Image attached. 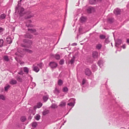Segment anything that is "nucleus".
I'll return each mask as SVG.
<instances>
[{
  "instance_id": "obj_1",
  "label": "nucleus",
  "mask_w": 129,
  "mask_h": 129,
  "mask_svg": "<svg viewBox=\"0 0 129 129\" xmlns=\"http://www.w3.org/2000/svg\"><path fill=\"white\" fill-rule=\"evenodd\" d=\"M22 0H20L19 1H18V5L15 8L16 12H18L20 16H23L24 14V9L20 6V3Z\"/></svg>"
},
{
  "instance_id": "obj_26",
  "label": "nucleus",
  "mask_w": 129,
  "mask_h": 129,
  "mask_svg": "<svg viewBox=\"0 0 129 129\" xmlns=\"http://www.w3.org/2000/svg\"><path fill=\"white\" fill-rule=\"evenodd\" d=\"M24 51L26 52L29 53H31L33 52V51L29 49H23Z\"/></svg>"
},
{
  "instance_id": "obj_4",
  "label": "nucleus",
  "mask_w": 129,
  "mask_h": 129,
  "mask_svg": "<svg viewBox=\"0 0 129 129\" xmlns=\"http://www.w3.org/2000/svg\"><path fill=\"white\" fill-rule=\"evenodd\" d=\"M49 66L52 68H56L57 66V64L55 62H50L49 64Z\"/></svg>"
},
{
  "instance_id": "obj_50",
  "label": "nucleus",
  "mask_w": 129,
  "mask_h": 129,
  "mask_svg": "<svg viewBox=\"0 0 129 129\" xmlns=\"http://www.w3.org/2000/svg\"><path fill=\"white\" fill-rule=\"evenodd\" d=\"M4 29L1 27H0V33L2 32Z\"/></svg>"
},
{
  "instance_id": "obj_24",
  "label": "nucleus",
  "mask_w": 129,
  "mask_h": 129,
  "mask_svg": "<svg viewBox=\"0 0 129 129\" xmlns=\"http://www.w3.org/2000/svg\"><path fill=\"white\" fill-rule=\"evenodd\" d=\"M75 56H73V57L72 58L71 60L70 61V62L71 63V64H72L74 63L75 61Z\"/></svg>"
},
{
  "instance_id": "obj_2",
  "label": "nucleus",
  "mask_w": 129,
  "mask_h": 129,
  "mask_svg": "<svg viewBox=\"0 0 129 129\" xmlns=\"http://www.w3.org/2000/svg\"><path fill=\"white\" fill-rule=\"evenodd\" d=\"M23 42L24 43H27L28 44H29V46H27V47L30 48L31 47L30 46L32 44V41L30 40H28L26 39H24L23 40Z\"/></svg>"
},
{
  "instance_id": "obj_17",
  "label": "nucleus",
  "mask_w": 129,
  "mask_h": 129,
  "mask_svg": "<svg viewBox=\"0 0 129 129\" xmlns=\"http://www.w3.org/2000/svg\"><path fill=\"white\" fill-rule=\"evenodd\" d=\"M53 92L56 95H58L59 93V91L56 88L54 90Z\"/></svg>"
},
{
  "instance_id": "obj_57",
  "label": "nucleus",
  "mask_w": 129,
  "mask_h": 129,
  "mask_svg": "<svg viewBox=\"0 0 129 129\" xmlns=\"http://www.w3.org/2000/svg\"><path fill=\"white\" fill-rule=\"evenodd\" d=\"M24 63V62H21L20 63V64H23Z\"/></svg>"
},
{
  "instance_id": "obj_53",
  "label": "nucleus",
  "mask_w": 129,
  "mask_h": 129,
  "mask_svg": "<svg viewBox=\"0 0 129 129\" xmlns=\"http://www.w3.org/2000/svg\"><path fill=\"white\" fill-rule=\"evenodd\" d=\"M77 43H74L73 44H72V45H73V46H74V45L76 46L77 45Z\"/></svg>"
},
{
  "instance_id": "obj_43",
  "label": "nucleus",
  "mask_w": 129,
  "mask_h": 129,
  "mask_svg": "<svg viewBox=\"0 0 129 129\" xmlns=\"http://www.w3.org/2000/svg\"><path fill=\"white\" fill-rule=\"evenodd\" d=\"M51 107L53 108H57V106L55 104H53L51 106Z\"/></svg>"
},
{
  "instance_id": "obj_23",
  "label": "nucleus",
  "mask_w": 129,
  "mask_h": 129,
  "mask_svg": "<svg viewBox=\"0 0 129 129\" xmlns=\"http://www.w3.org/2000/svg\"><path fill=\"white\" fill-rule=\"evenodd\" d=\"M6 15L5 14H2L0 16V19L2 20L5 18Z\"/></svg>"
},
{
  "instance_id": "obj_36",
  "label": "nucleus",
  "mask_w": 129,
  "mask_h": 129,
  "mask_svg": "<svg viewBox=\"0 0 129 129\" xmlns=\"http://www.w3.org/2000/svg\"><path fill=\"white\" fill-rule=\"evenodd\" d=\"M113 20L114 19L113 18H109L108 20V22L110 23H112L113 22Z\"/></svg>"
},
{
  "instance_id": "obj_21",
  "label": "nucleus",
  "mask_w": 129,
  "mask_h": 129,
  "mask_svg": "<svg viewBox=\"0 0 129 129\" xmlns=\"http://www.w3.org/2000/svg\"><path fill=\"white\" fill-rule=\"evenodd\" d=\"M28 31H29L30 32L33 33L36 32V30L35 29H32L28 28Z\"/></svg>"
},
{
  "instance_id": "obj_51",
  "label": "nucleus",
  "mask_w": 129,
  "mask_h": 129,
  "mask_svg": "<svg viewBox=\"0 0 129 129\" xmlns=\"http://www.w3.org/2000/svg\"><path fill=\"white\" fill-rule=\"evenodd\" d=\"M105 42L106 43H109V42L108 39H107L105 40Z\"/></svg>"
},
{
  "instance_id": "obj_44",
  "label": "nucleus",
  "mask_w": 129,
  "mask_h": 129,
  "mask_svg": "<svg viewBox=\"0 0 129 129\" xmlns=\"http://www.w3.org/2000/svg\"><path fill=\"white\" fill-rule=\"evenodd\" d=\"M0 99L4 100H5V98L3 95H0Z\"/></svg>"
},
{
  "instance_id": "obj_20",
  "label": "nucleus",
  "mask_w": 129,
  "mask_h": 129,
  "mask_svg": "<svg viewBox=\"0 0 129 129\" xmlns=\"http://www.w3.org/2000/svg\"><path fill=\"white\" fill-rule=\"evenodd\" d=\"M66 104V102L63 101H62L59 105V106L60 107H63L65 106Z\"/></svg>"
},
{
  "instance_id": "obj_13",
  "label": "nucleus",
  "mask_w": 129,
  "mask_h": 129,
  "mask_svg": "<svg viewBox=\"0 0 129 129\" xmlns=\"http://www.w3.org/2000/svg\"><path fill=\"white\" fill-rule=\"evenodd\" d=\"M6 41L7 43L9 44L11 43L12 42V40L9 36L7 38Z\"/></svg>"
},
{
  "instance_id": "obj_34",
  "label": "nucleus",
  "mask_w": 129,
  "mask_h": 129,
  "mask_svg": "<svg viewBox=\"0 0 129 129\" xmlns=\"http://www.w3.org/2000/svg\"><path fill=\"white\" fill-rule=\"evenodd\" d=\"M4 60L6 61H8L9 60L8 57L7 56H5L4 57Z\"/></svg>"
},
{
  "instance_id": "obj_42",
  "label": "nucleus",
  "mask_w": 129,
  "mask_h": 129,
  "mask_svg": "<svg viewBox=\"0 0 129 129\" xmlns=\"http://www.w3.org/2000/svg\"><path fill=\"white\" fill-rule=\"evenodd\" d=\"M37 65L40 68H42V67L43 66V63H41L39 64H38Z\"/></svg>"
},
{
  "instance_id": "obj_7",
  "label": "nucleus",
  "mask_w": 129,
  "mask_h": 129,
  "mask_svg": "<svg viewBox=\"0 0 129 129\" xmlns=\"http://www.w3.org/2000/svg\"><path fill=\"white\" fill-rule=\"evenodd\" d=\"M42 105V103L40 102H39L37 104V105L34 106V109L35 110L37 108H40Z\"/></svg>"
},
{
  "instance_id": "obj_41",
  "label": "nucleus",
  "mask_w": 129,
  "mask_h": 129,
  "mask_svg": "<svg viewBox=\"0 0 129 129\" xmlns=\"http://www.w3.org/2000/svg\"><path fill=\"white\" fill-rule=\"evenodd\" d=\"M100 37L101 39H104L105 38L106 36L104 35H100Z\"/></svg>"
},
{
  "instance_id": "obj_60",
  "label": "nucleus",
  "mask_w": 129,
  "mask_h": 129,
  "mask_svg": "<svg viewBox=\"0 0 129 129\" xmlns=\"http://www.w3.org/2000/svg\"><path fill=\"white\" fill-rule=\"evenodd\" d=\"M62 33V31H61V33Z\"/></svg>"
},
{
  "instance_id": "obj_32",
  "label": "nucleus",
  "mask_w": 129,
  "mask_h": 129,
  "mask_svg": "<svg viewBox=\"0 0 129 129\" xmlns=\"http://www.w3.org/2000/svg\"><path fill=\"white\" fill-rule=\"evenodd\" d=\"M102 47V45L100 44H97L96 46V48L97 49L99 50Z\"/></svg>"
},
{
  "instance_id": "obj_59",
  "label": "nucleus",
  "mask_w": 129,
  "mask_h": 129,
  "mask_svg": "<svg viewBox=\"0 0 129 129\" xmlns=\"http://www.w3.org/2000/svg\"><path fill=\"white\" fill-rule=\"evenodd\" d=\"M111 45H112V43H111Z\"/></svg>"
},
{
  "instance_id": "obj_3",
  "label": "nucleus",
  "mask_w": 129,
  "mask_h": 129,
  "mask_svg": "<svg viewBox=\"0 0 129 129\" xmlns=\"http://www.w3.org/2000/svg\"><path fill=\"white\" fill-rule=\"evenodd\" d=\"M75 99L73 98L69 100V102L73 101V103H72V102H71L69 103H68L67 105L71 106H73V107L74 105V104L75 103Z\"/></svg>"
},
{
  "instance_id": "obj_18",
  "label": "nucleus",
  "mask_w": 129,
  "mask_h": 129,
  "mask_svg": "<svg viewBox=\"0 0 129 129\" xmlns=\"http://www.w3.org/2000/svg\"><path fill=\"white\" fill-rule=\"evenodd\" d=\"M36 84L34 82L30 83V88L33 89L36 86Z\"/></svg>"
},
{
  "instance_id": "obj_6",
  "label": "nucleus",
  "mask_w": 129,
  "mask_h": 129,
  "mask_svg": "<svg viewBox=\"0 0 129 129\" xmlns=\"http://www.w3.org/2000/svg\"><path fill=\"white\" fill-rule=\"evenodd\" d=\"M31 22V21L30 20L27 21L26 23V26L27 27H33V25L30 24Z\"/></svg>"
},
{
  "instance_id": "obj_16",
  "label": "nucleus",
  "mask_w": 129,
  "mask_h": 129,
  "mask_svg": "<svg viewBox=\"0 0 129 129\" xmlns=\"http://www.w3.org/2000/svg\"><path fill=\"white\" fill-rule=\"evenodd\" d=\"M104 62L103 60H100L98 62V64L99 66L100 67H101L103 66V63Z\"/></svg>"
},
{
  "instance_id": "obj_38",
  "label": "nucleus",
  "mask_w": 129,
  "mask_h": 129,
  "mask_svg": "<svg viewBox=\"0 0 129 129\" xmlns=\"http://www.w3.org/2000/svg\"><path fill=\"white\" fill-rule=\"evenodd\" d=\"M3 39H0V47L3 46Z\"/></svg>"
},
{
  "instance_id": "obj_61",
  "label": "nucleus",
  "mask_w": 129,
  "mask_h": 129,
  "mask_svg": "<svg viewBox=\"0 0 129 129\" xmlns=\"http://www.w3.org/2000/svg\"><path fill=\"white\" fill-rule=\"evenodd\" d=\"M31 78V79H32H32H33V78Z\"/></svg>"
},
{
  "instance_id": "obj_52",
  "label": "nucleus",
  "mask_w": 129,
  "mask_h": 129,
  "mask_svg": "<svg viewBox=\"0 0 129 129\" xmlns=\"http://www.w3.org/2000/svg\"><path fill=\"white\" fill-rule=\"evenodd\" d=\"M125 47H126V46L125 45H123L122 46V48L124 49L125 48Z\"/></svg>"
},
{
  "instance_id": "obj_56",
  "label": "nucleus",
  "mask_w": 129,
  "mask_h": 129,
  "mask_svg": "<svg viewBox=\"0 0 129 129\" xmlns=\"http://www.w3.org/2000/svg\"><path fill=\"white\" fill-rule=\"evenodd\" d=\"M127 42L129 43V39H127Z\"/></svg>"
},
{
  "instance_id": "obj_37",
  "label": "nucleus",
  "mask_w": 129,
  "mask_h": 129,
  "mask_svg": "<svg viewBox=\"0 0 129 129\" xmlns=\"http://www.w3.org/2000/svg\"><path fill=\"white\" fill-rule=\"evenodd\" d=\"M55 58L57 60L59 59L60 58V56L58 54H56L55 55Z\"/></svg>"
},
{
  "instance_id": "obj_58",
  "label": "nucleus",
  "mask_w": 129,
  "mask_h": 129,
  "mask_svg": "<svg viewBox=\"0 0 129 129\" xmlns=\"http://www.w3.org/2000/svg\"><path fill=\"white\" fill-rule=\"evenodd\" d=\"M38 33H36L35 34V35H38Z\"/></svg>"
},
{
  "instance_id": "obj_9",
  "label": "nucleus",
  "mask_w": 129,
  "mask_h": 129,
  "mask_svg": "<svg viewBox=\"0 0 129 129\" xmlns=\"http://www.w3.org/2000/svg\"><path fill=\"white\" fill-rule=\"evenodd\" d=\"M16 78L18 82H21L23 81L22 78L18 75L16 77Z\"/></svg>"
},
{
  "instance_id": "obj_22",
  "label": "nucleus",
  "mask_w": 129,
  "mask_h": 129,
  "mask_svg": "<svg viewBox=\"0 0 129 129\" xmlns=\"http://www.w3.org/2000/svg\"><path fill=\"white\" fill-rule=\"evenodd\" d=\"M89 3L91 4H93L97 3V1L96 0H90Z\"/></svg>"
},
{
  "instance_id": "obj_27",
  "label": "nucleus",
  "mask_w": 129,
  "mask_h": 129,
  "mask_svg": "<svg viewBox=\"0 0 129 129\" xmlns=\"http://www.w3.org/2000/svg\"><path fill=\"white\" fill-rule=\"evenodd\" d=\"M48 98L49 96L48 95L44 96L43 97V99L44 101H46L48 99Z\"/></svg>"
},
{
  "instance_id": "obj_48",
  "label": "nucleus",
  "mask_w": 129,
  "mask_h": 129,
  "mask_svg": "<svg viewBox=\"0 0 129 129\" xmlns=\"http://www.w3.org/2000/svg\"><path fill=\"white\" fill-rule=\"evenodd\" d=\"M18 73L19 74L22 75L24 73L22 71H21L20 72H18Z\"/></svg>"
},
{
  "instance_id": "obj_8",
  "label": "nucleus",
  "mask_w": 129,
  "mask_h": 129,
  "mask_svg": "<svg viewBox=\"0 0 129 129\" xmlns=\"http://www.w3.org/2000/svg\"><path fill=\"white\" fill-rule=\"evenodd\" d=\"M85 73L86 75L89 76L91 75V72L89 69H87L85 70Z\"/></svg>"
},
{
  "instance_id": "obj_12",
  "label": "nucleus",
  "mask_w": 129,
  "mask_h": 129,
  "mask_svg": "<svg viewBox=\"0 0 129 129\" xmlns=\"http://www.w3.org/2000/svg\"><path fill=\"white\" fill-rule=\"evenodd\" d=\"M24 37L25 38L31 39L33 37V35L29 33H26L24 35Z\"/></svg>"
},
{
  "instance_id": "obj_46",
  "label": "nucleus",
  "mask_w": 129,
  "mask_h": 129,
  "mask_svg": "<svg viewBox=\"0 0 129 129\" xmlns=\"http://www.w3.org/2000/svg\"><path fill=\"white\" fill-rule=\"evenodd\" d=\"M34 15L33 14H30V15H29L26 18L28 19V18H30L32 17Z\"/></svg>"
},
{
  "instance_id": "obj_47",
  "label": "nucleus",
  "mask_w": 129,
  "mask_h": 129,
  "mask_svg": "<svg viewBox=\"0 0 129 129\" xmlns=\"http://www.w3.org/2000/svg\"><path fill=\"white\" fill-rule=\"evenodd\" d=\"M64 63V60L63 59H61L59 62V63L60 64H62Z\"/></svg>"
},
{
  "instance_id": "obj_40",
  "label": "nucleus",
  "mask_w": 129,
  "mask_h": 129,
  "mask_svg": "<svg viewBox=\"0 0 129 129\" xmlns=\"http://www.w3.org/2000/svg\"><path fill=\"white\" fill-rule=\"evenodd\" d=\"M68 91V88L66 87H64L63 89V91L64 92H66Z\"/></svg>"
},
{
  "instance_id": "obj_55",
  "label": "nucleus",
  "mask_w": 129,
  "mask_h": 129,
  "mask_svg": "<svg viewBox=\"0 0 129 129\" xmlns=\"http://www.w3.org/2000/svg\"><path fill=\"white\" fill-rule=\"evenodd\" d=\"M21 46L22 47H26V46L25 45H24L23 44H22L21 45Z\"/></svg>"
},
{
  "instance_id": "obj_11",
  "label": "nucleus",
  "mask_w": 129,
  "mask_h": 129,
  "mask_svg": "<svg viewBox=\"0 0 129 129\" xmlns=\"http://www.w3.org/2000/svg\"><path fill=\"white\" fill-rule=\"evenodd\" d=\"M17 83V81L14 79H12L10 81V83L12 85H14L16 84Z\"/></svg>"
},
{
  "instance_id": "obj_25",
  "label": "nucleus",
  "mask_w": 129,
  "mask_h": 129,
  "mask_svg": "<svg viewBox=\"0 0 129 129\" xmlns=\"http://www.w3.org/2000/svg\"><path fill=\"white\" fill-rule=\"evenodd\" d=\"M24 71L25 72L28 74L29 72V69L27 67H24L23 68Z\"/></svg>"
},
{
  "instance_id": "obj_19",
  "label": "nucleus",
  "mask_w": 129,
  "mask_h": 129,
  "mask_svg": "<svg viewBox=\"0 0 129 129\" xmlns=\"http://www.w3.org/2000/svg\"><path fill=\"white\" fill-rule=\"evenodd\" d=\"M121 44V40H118L115 42V46L117 47L119 45H120Z\"/></svg>"
},
{
  "instance_id": "obj_49",
  "label": "nucleus",
  "mask_w": 129,
  "mask_h": 129,
  "mask_svg": "<svg viewBox=\"0 0 129 129\" xmlns=\"http://www.w3.org/2000/svg\"><path fill=\"white\" fill-rule=\"evenodd\" d=\"M86 82V80L84 79H83V80L82 82V84L84 85L85 83Z\"/></svg>"
},
{
  "instance_id": "obj_28",
  "label": "nucleus",
  "mask_w": 129,
  "mask_h": 129,
  "mask_svg": "<svg viewBox=\"0 0 129 129\" xmlns=\"http://www.w3.org/2000/svg\"><path fill=\"white\" fill-rule=\"evenodd\" d=\"M80 20L81 22H83L85 21L86 18L84 17H82L80 18Z\"/></svg>"
},
{
  "instance_id": "obj_14",
  "label": "nucleus",
  "mask_w": 129,
  "mask_h": 129,
  "mask_svg": "<svg viewBox=\"0 0 129 129\" xmlns=\"http://www.w3.org/2000/svg\"><path fill=\"white\" fill-rule=\"evenodd\" d=\"M92 56L94 58H96L98 57V52L95 51L93 52Z\"/></svg>"
},
{
  "instance_id": "obj_33",
  "label": "nucleus",
  "mask_w": 129,
  "mask_h": 129,
  "mask_svg": "<svg viewBox=\"0 0 129 129\" xmlns=\"http://www.w3.org/2000/svg\"><path fill=\"white\" fill-rule=\"evenodd\" d=\"M49 112L48 110H45L42 112V114L43 115H45L48 114Z\"/></svg>"
},
{
  "instance_id": "obj_30",
  "label": "nucleus",
  "mask_w": 129,
  "mask_h": 129,
  "mask_svg": "<svg viewBox=\"0 0 129 129\" xmlns=\"http://www.w3.org/2000/svg\"><path fill=\"white\" fill-rule=\"evenodd\" d=\"M58 85L59 86L61 85L63 83V82L62 80L61 79L58 80Z\"/></svg>"
},
{
  "instance_id": "obj_15",
  "label": "nucleus",
  "mask_w": 129,
  "mask_h": 129,
  "mask_svg": "<svg viewBox=\"0 0 129 129\" xmlns=\"http://www.w3.org/2000/svg\"><path fill=\"white\" fill-rule=\"evenodd\" d=\"M87 10L88 13H91L92 11H94V9L93 7H90L87 9Z\"/></svg>"
},
{
  "instance_id": "obj_29",
  "label": "nucleus",
  "mask_w": 129,
  "mask_h": 129,
  "mask_svg": "<svg viewBox=\"0 0 129 129\" xmlns=\"http://www.w3.org/2000/svg\"><path fill=\"white\" fill-rule=\"evenodd\" d=\"M35 119L37 120H39L40 119V116L39 114H37L35 116Z\"/></svg>"
},
{
  "instance_id": "obj_5",
  "label": "nucleus",
  "mask_w": 129,
  "mask_h": 129,
  "mask_svg": "<svg viewBox=\"0 0 129 129\" xmlns=\"http://www.w3.org/2000/svg\"><path fill=\"white\" fill-rule=\"evenodd\" d=\"M120 10L118 8H117L114 11V13L116 15H118L120 13Z\"/></svg>"
},
{
  "instance_id": "obj_39",
  "label": "nucleus",
  "mask_w": 129,
  "mask_h": 129,
  "mask_svg": "<svg viewBox=\"0 0 129 129\" xmlns=\"http://www.w3.org/2000/svg\"><path fill=\"white\" fill-rule=\"evenodd\" d=\"M26 117L24 116H22L21 118V120L22 122H24L26 120Z\"/></svg>"
},
{
  "instance_id": "obj_35",
  "label": "nucleus",
  "mask_w": 129,
  "mask_h": 129,
  "mask_svg": "<svg viewBox=\"0 0 129 129\" xmlns=\"http://www.w3.org/2000/svg\"><path fill=\"white\" fill-rule=\"evenodd\" d=\"M92 68L94 70H96L97 68V66L96 65L93 64L92 66Z\"/></svg>"
},
{
  "instance_id": "obj_31",
  "label": "nucleus",
  "mask_w": 129,
  "mask_h": 129,
  "mask_svg": "<svg viewBox=\"0 0 129 129\" xmlns=\"http://www.w3.org/2000/svg\"><path fill=\"white\" fill-rule=\"evenodd\" d=\"M37 125V123L36 122H34L32 123V126L33 127L35 128Z\"/></svg>"
},
{
  "instance_id": "obj_45",
  "label": "nucleus",
  "mask_w": 129,
  "mask_h": 129,
  "mask_svg": "<svg viewBox=\"0 0 129 129\" xmlns=\"http://www.w3.org/2000/svg\"><path fill=\"white\" fill-rule=\"evenodd\" d=\"M10 87V86L9 85H8L7 86L5 87V91H7Z\"/></svg>"
},
{
  "instance_id": "obj_54",
  "label": "nucleus",
  "mask_w": 129,
  "mask_h": 129,
  "mask_svg": "<svg viewBox=\"0 0 129 129\" xmlns=\"http://www.w3.org/2000/svg\"><path fill=\"white\" fill-rule=\"evenodd\" d=\"M97 1V2H100L102 1V0H96Z\"/></svg>"
},
{
  "instance_id": "obj_10",
  "label": "nucleus",
  "mask_w": 129,
  "mask_h": 129,
  "mask_svg": "<svg viewBox=\"0 0 129 129\" xmlns=\"http://www.w3.org/2000/svg\"><path fill=\"white\" fill-rule=\"evenodd\" d=\"M33 70L36 72H38L40 70L39 68L37 66L34 65L33 66Z\"/></svg>"
}]
</instances>
